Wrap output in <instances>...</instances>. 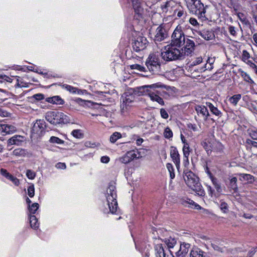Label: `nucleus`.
Segmentation results:
<instances>
[{"label":"nucleus","instance_id":"f257e3e1","mask_svg":"<svg viewBox=\"0 0 257 257\" xmlns=\"http://www.w3.org/2000/svg\"><path fill=\"white\" fill-rule=\"evenodd\" d=\"M163 87L161 83H155L150 85H145L140 88V92L143 95L148 96L153 101L157 102L161 105H164V101L160 96L161 92L157 88Z\"/></svg>","mask_w":257,"mask_h":257},{"label":"nucleus","instance_id":"f03ea898","mask_svg":"<svg viewBox=\"0 0 257 257\" xmlns=\"http://www.w3.org/2000/svg\"><path fill=\"white\" fill-rule=\"evenodd\" d=\"M184 174V179L187 185L198 196H204L205 193L199 182V178L191 171L185 170Z\"/></svg>","mask_w":257,"mask_h":257},{"label":"nucleus","instance_id":"7ed1b4c3","mask_svg":"<svg viewBox=\"0 0 257 257\" xmlns=\"http://www.w3.org/2000/svg\"><path fill=\"white\" fill-rule=\"evenodd\" d=\"M116 191L115 186L109 185L106 191V204L104 205L102 211L104 213L109 212L114 213L116 212L117 203L116 201Z\"/></svg>","mask_w":257,"mask_h":257},{"label":"nucleus","instance_id":"20e7f679","mask_svg":"<svg viewBox=\"0 0 257 257\" xmlns=\"http://www.w3.org/2000/svg\"><path fill=\"white\" fill-rule=\"evenodd\" d=\"M186 5L190 13L195 15L202 20L206 19V10L200 0H184Z\"/></svg>","mask_w":257,"mask_h":257},{"label":"nucleus","instance_id":"39448f33","mask_svg":"<svg viewBox=\"0 0 257 257\" xmlns=\"http://www.w3.org/2000/svg\"><path fill=\"white\" fill-rule=\"evenodd\" d=\"M175 47L172 45H168L162 50L161 57L164 61H171L183 58V53Z\"/></svg>","mask_w":257,"mask_h":257},{"label":"nucleus","instance_id":"423d86ee","mask_svg":"<svg viewBox=\"0 0 257 257\" xmlns=\"http://www.w3.org/2000/svg\"><path fill=\"white\" fill-rule=\"evenodd\" d=\"M46 120L53 124L67 123L71 121L69 116L60 111H49L46 113Z\"/></svg>","mask_w":257,"mask_h":257},{"label":"nucleus","instance_id":"0eeeda50","mask_svg":"<svg viewBox=\"0 0 257 257\" xmlns=\"http://www.w3.org/2000/svg\"><path fill=\"white\" fill-rule=\"evenodd\" d=\"M146 65L149 71L153 73H157L160 71L161 62L159 56L156 54H150L146 60Z\"/></svg>","mask_w":257,"mask_h":257},{"label":"nucleus","instance_id":"6e6552de","mask_svg":"<svg viewBox=\"0 0 257 257\" xmlns=\"http://www.w3.org/2000/svg\"><path fill=\"white\" fill-rule=\"evenodd\" d=\"M186 38L181 27L178 26L172 35L171 45L180 47L185 43Z\"/></svg>","mask_w":257,"mask_h":257},{"label":"nucleus","instance_id":"1a4fd4ad","mask_svg":"<svg viewBox=\"0 0 257 257\" xmlns=\"http://www.w3.org/2000/svg\"><path fill=\"white\" fill-rule=\"evenodd\" d=\"M133 7L135 14L138 16L137 19L142 18L144 13L145 3L143 0H132Z\"/></svg>","mask_w":257,"mask_h":257},{"label":"nucleus","instance_id":"9d476101","mask_svg":"<svg viewBox=\"0 0 257 257\" xmlns=\"http://www.w3.org/2000/svg\"><path fill=\"white\" fill-rule=\"evenodd\" d=\"M148 40L145 37L139 36L137 38L132 44L133 50L136 52H139L144 50L148 44Z\"/></svg>","mask_w":257,"mask_h":257},{"label":"nucleus","instance_id":"9b49d317","mask_svg":"<svg viewBox=\"0 0 257 257\" xmlns=\"http://www.w3.org/2000/svg\"><path fill=\"white\" fill-rule=\"evenodd\" d=\"M183 45H184L181 52L183 53V57L184 55L189 56L193 53L195 49V43L193 40L187 38Z\"/></svg>","mask_w":257,"mask_h":257},{"label":"nucleus","instance_id":"f8f14e48","mask_svg":"<svg viewBox=\"0 0 257 257\" xmlns=\"http://www.w3.org/2000/svg\"><path fill=\"white\" fill-rule=\"evenodd\" d=\"M168 37V32L164 26H159L156 30V35L155 36L154 41L156 42H161L164 40Z\"/></svg>","mask_w":257,"mask_h":257},{"label":"nucleus","instance_id":"ddd939ff","mask_svg":"<svg viewBox=\"0 0 257 257\" xmlns=\"http://www.w3.org/2000/svg\"><path fill=\"white\" fill-rule=\"evenodd\" d=\"M170 156L173 162L175 164L176 168L179 169L180 163V155L176 147L173 146L171 147Z\"/></svg>","mask_w":257,"mask_h":257},{"label":"nucleus","instance_id":"4468645a","mask_svg":"<svg viewBox=\"0 0 257 257\" xmlns=\"http://www.w3.org/2000/svg\"><path fill=\"white\" fill-rule=\"evenodd\" d=\"M134 96L133 95L124 94L122 97V103L120 107L122 111L127 109V106L134 101Z\"/></svg>","mask_w":257,"mask_h":257},{"label":"nucleus","instance_id":"2eb2a0df","mask_svg":"<svg viewBox=\"0 0 257 257\" xmlns=\"http://www.w3.org/2000/svg\"><path fill=\"white\" fill-rule=\"evenodd\" d=\"M195 109L198 115H200L204 120H207L208 117L210 114L206 106L204 105H196L195 106Z\"/></svg>","mask_w":257,"mask_h":257},{"label":"nucleus","instance_id":"dca6fc26","mask_svg":"<svg viewBox=\"0 0 257 257\" xmlns=\"http://www.w3.org/2000/svg\"><path fill=\"white\" fill-rule=\"evenodd\" d=\"M190 246V244L188 243H181L179 250L176 252V256L177 257H185L189 251Z\"/></svg>","mask_w":257,"mask_h":257},{"label":"nucleus","instance_id":"f3484780","mask_svg":"<svg viewBox=\"0 0 257 257\" xmlns=\"http://www.w3.org/2000/svg\"><path fill=\"white\" fill-rule=\"evenodd\" d=\"M198 33L203 38L207 41L212 40L215 38L214 32L211 30L204 29L199 31Z\"/></svg>","mask_w":257,"mask_h":257},{"label":"nucleus","instance_id":"a211bd4d","mask_svg":"<svg viewBox=\"0 0 257 257\" xmlns=\"http://www.w3.org/2000/svg\"><path fill=\"white\" fill-rule=\"evenodd\" d=\"M24 141V137L22 136L15 135L8 141V145H16L20 146Z\"/></svg>","mask_w":257,"mask_h":257},{"label":"nucleus","instance_id":"6ab92c4d","mask_svg":"<svg viewBox=\"0 0 257 257\" xmlns=\"http://www.w3.org/2000/svg\"><path fill=\"white\" fill-rule=\"evenodd\" d=\"M205 252L197 247H193L190 252V257H204Z\"/></svg>","mask_w":257,"mask_h":257},{"label":"nucleus","instance_id":"aec40b11","mask_svg":"<svg viewBox=\"0 0 257 257\" xmlns=\"http://www.w3.org/2000/svg\"><path fill=\"white\" fill-rule=\"evenodd\" d=\"M46 101L49 103L62 105L64 103V100L58 95L54 96L51 97H48L46 99Z\"/></svg>","mask_w":257,"mask_h":257},{"label":"nucleus","instance_id":"412c9836","mask_svg":"<svg viewBox=\"0 0 257 257\" xmlns=\"http://www.w3.org/2000/svg\"><path fill=\"white\" fill-rule=\"evenodd\" d=\"M16 130L15 126L10 124H2L1 128L2 132L5 133L6 134H13L16 131Z\"/></svg>","mask_w":257,"mask_h":257},{"label":"nucleus","instance_id":"4be33fe9","mask_svg":"<svg viewBox=\"0 0 257 257\" xmlns=\"http://www.w3.org/2000/svg\"><path fill=\"white\" fill-rule=\"evenodd\" d=\"M45 122L43 119L37 120L33 124V132L35 131L37 128L39 129L40 134H42L45 127Z\"/></svg>","mask_w":257,"mask_h":257},{"label":"nucleus","instance_id":"5701e85b","mask_svg":"<svg viewBox=\"0 0 257 257\" xmlns=\"http://www.w3.org/2000/svg\"><path fill=\"white\" fill-rule=\"evenodd\" d=\"M156 257H166L164 249L162 244H157L155 246Z\"/></svg>","mask_w":257,"mask_h":257},{"label":"nucleus","instance_id":"b1692460","mask_svg":"<svg viewBox=\"0 0 257 257\" xmlns=\"http://www.w3.org/2000/svg\"><path fill=\"white\" fill-rule=\"evenodd\" d=\"M175 5V3L173 0H168L161 5V9L164 12H167Z\"/></svg>","mask_w":257,"mask_h":257},{"label":"nucleus","instance_id":"393cba45","mask_svg":"<svg viewBox=\"0 0 257 257\" xmlns=\"http://www.w3.org/2000/svg\"><path fill=\"white\" fill-rule=\"evenodd\" d=\"M206 106L208 107L210 111L216 116H220L221 114V111L211 102H206Z\"/></svg>","mask_w":257,"mask_h":257},{"label":"nucleus","instance_id":"a878e982","mask_svg":"<svg viewBox=\"0 0 257 257\" xmlns=\"http://www.w3.org/2000/svg\"><path fill=\"white\" fill-rule=\"evenodd\" d=\"M164 242L169 248H173L177 243L175 238L170 236L164 239Z\"/></svg>","mask_w":257,"mask_h":257},{"label":"nucleus","instance_id":"bb28decb","mask_svg":"<svg viewBox=\"0 0 257 257\" xmlns=\"http://www.w3.org/2000/svg\"><path fill=\"white\" fill-rule=\"evenodd\" d=\"M63 87L72 93L80 94L81 90L68 84H64Z\"/></svg>","mask_w":257,"mask_h":257},{"label":"nucleus","instance_id":"cd10ccee","mask_svg":"<svg viewBox=\"0 0 257 257\" xmlns=\"http://www.w3.org/2000/svg\"><path fill=\"white\" fill-rule=\"evenodd\" d=\"M240 75L243 80L249 84H254L253 80L250 78V76L246 72L242 70L240 72Z\"/></svg>","mask_w":257,"mask_h":257},{"label":"nucleus","instance_id":"c85d7f7f","mask_svg":"<svg viewBox=\"0 0 257 257\" xmlns=\"http://www.w3.org/2000/svg\"><path fill=\"white\" fill-rule=\"evenodd\" d=\"M27 154V150L21 148L16 149L13 152V154L16 156H25Z\"/></svg>","mask_w":257,"mask_h":257},{"label":"nucleus","instance_id":"c756f323","mask_svg":"<svg viewBox=\"0 0 257 257\" xmlns=\"http://www.w3.org/2000/svg\"><path fill=\"white\" fill-rule=\"evenodd\" d=\"M228 32L233 38H236L237 37L238 29L234 26L230 25L228 28Z\"/></svg>","mask_w":257,"mask_h":257},{"label":"nucleus","instance_id":"7c9ffc66","mask_svg":"<svg viewBox=\"0 0 257 257\" xmlns=\"http://www.w3.org/2000/svg\"><path fill=\"white\" fill-rule=\"evenodd\" d=\"M241 94H235L229 98V101L231 104H233L234 105H236L239 100L241 99Z\"/></svg>","mask_w":257,"mask_h":257},{"label":"nucleus","instance_id":"2f4dec72","mask_svg":"<svg viewBox=\"0 0 257 257\" xmlns=\"http://www.w3.org/2000/svg\"><path fill=\"white\" fill-rule=\"evenodd\" d=\"M229 186L230 188L233 190L234 192H237L238 190V187L237 185L236 177H233L230 180Z\"/></svg>","mask_w":257,"mask_h":257},{"label":"nucleus","instance_id":"473e14b6","mask_svg":"<svg viewBox=\"0 0 257 257\" xmlns=\"http://www.w3.org/2000/svg\"><path fill=\"white\" fill-rule=\"evenodd\" d=\"M166 167L169 172L171 180L173 179L175 176L173 166L172 164L168 163L166 164Z\"/></svg>","mask_w":257,"mask_h":257},{"label":"nucleus","instance_id":"72a5a7b5","mask_svg":"<svg viewBox=\"0 0 257 257\" xmlns=\"http://www.w3.org/2000/svg\"><path fill=\"white\" fill-rule=\"evenodd\" d=\"M237 17L242 23L245 25L248 26L250 25L249 21L247 19L244 15L242 13H238Z\"/></svg>","mask_w":257,"mask_h":257},{"label":"nucleus","instance_id":"f704fd0d","mask_svg":"<svg viewBox=\"0 0 257 257\" xmlns=\"http://www.w3.org/2000/svg\"><path fill=\"white\" fill-rule=\"evenodd\" d=\"M239 175L246 181H247L249 183H252L254 181V177L252 175L248 174H240Z\"/></svg>","mask_w":257,"mask_h":257},{"label":"nucleus","instance_id":"c9c22d12","mask_svg":"<svg viewBox=\"0 0 257 257\" xmlns=\"http://www.w3.org/2000/svg\"><path fill=\"white\" fill-rule=\"evenodd\" d=\"M121 138V135L120 133L114 132L110 136L109 140L110 142L114 143Z\"/></svg>","mask_w":257,"mask_h":257},{"label":"nucleus","instance_id":"e433bc0d","mask_svg":"<svg viewBox=\"0 0 257 257\" xmlns=\"http://www.w3.org/2000/svg\"><path fill=\"white\" fill-rule=\"evenodd\" d=\"M25 198H26V202H27V203L28 204V210H29V213L28 214V216H29V218L30 226L31 227H32V221H31V211H32V208H31V206L30 205V204L31 203V200L27 196H26Z\"/></svg>","mask_w":257,"mask_h":257},{"label":"nucleus","instance_id":"4c0bfd02","mask_svg":"<svg viewBox=\"0 0 257 257\" xmlns=\"http://www.w3.org/2000/svg\"><path fill=\"white\" fill-rule=\"evenodd\" d=\"M49 142L53 144H57L59 145L63 144L64 143V141L60 139H59L58 137L52 136L50 138L49 140Z\"/></svg>","mask_w":257,"mask_h":257},{"label":"nucleus","instance_id":"58836bf2","mask_svg":"<svg viewBox=\"0 0 257 257\" xmlns=\"http://www.w3.org/2000/svg\"><path fill=\"white\" fill-rule=\"evenodd\" d=\"M130 68L131 69H136L140 72H144L145 71V68L141 66V65L135 64L130 65Z\"/></svg>","mask_w":257,"mask_h":257},{"label":"nucleus","instance_id":"ea45409f","mask_svg":"<svg viewBox=\"0 0 257 257\" xmlns=\"http://www.w3.org/2000/svg\"><path fill=\"white\" fill-rule=\"evenodd\" d=\"M71 134L72 136L77 139H81L83 138V134L81 133V130H73Z\"/></svg>","mask_w":257,"mask_h":257},{"label":"nucleus","instance_id":"a19ab883","mask_svg":"<svg viewBox=\"0 0 257 257\" xmlns=\"http://www.w3.org/2000/svg\"><path fill=\"white\" fill-rule=\"evenodd\" d=\"M222 144L218 142L215 141L213 143V145L212 147H211V151H217L218 150H222Z\"/></svg>","mask_w":257,"mask_h":257},{"label":"nucleus","instance_id":"79ce46f5","mask_svg":"<svg viewBox=\"0 0 257 257\" xmlns=\"http://www.w3.org/2000/svg\"><path fill=\"white\" fill-rule=\"evenodd\" d=\"M164 136L167 139H170L173 137V132L169 127H167L165 128Z\"/></svg>","mask_w":257,"mask_h":257},{"label":"nucleus","instance_id":"37998d69","mask_svg":"<svg viewBox=\"0 0 257 257\" xmlns=\"http://www.w3.org/2000/svg\"><path fill=\"white\" fill-rule=\"evenodd\" d=\"M220 208L223 212L226 213L228 210V204L224 201H221L220 204Z\"/></svg>","mask_w":257,"mask_h":257},{"label":"nucleus","instance_id":"c03bdc74","mask_svg":"<svg viewBox=\"0 0 257 257\" xmlns=\"http://www.w3.org/2000/svg\"><path fill=\"white\" fill-rule=\"evenodd\" d=\"M250 57L249 53L245 50H243L242 51V53L241 55V60L243 62L247 61Z\"/></svg>","mask_w":257,"mask_h":257},{"label":"nucleus","instance_id":"a18cd8bd","mask_svg":"<svg viewBox=\"0 0 257 257\" xmlns=\"http://www.w3.org/2000/svg\"><path fill=\"white\" fill-rule=\"evenodd\" d=\"M119 160L122 163L124 164H127L132 161L130 157H128V155L127 153L123 156L121 157Z\"/></svg>","mask_w":257,"mask_h":257},{"label":"nucleus","instance_id":"49530a36","mask_svg":"<svg viewBox=\"0 0 257 257\" xmlns=\"http://www.w3.org/2000/svg\"><path fill=\"white\" fill-rule=\"evenodd\" d=\"M0 173L4 177H6L7 179L9 180L10 178L12 177V175L10 174L7 170L2 168L0 170Z\"/></svg>","mask_w":257,"mask_h":257},{"label":"nucleus","instance_id":"de8ad7c7","mask_svg":"<svg viewBox=\"0 0 257 257\" xmlns=\"http://www.w3.org/2000/svg\"><path fill=\"white\" fill-rule=\"evenodd\" d=\"M212 68L213 67L211 63H210L208 66H207V64H205L203 67H202L198 70V72L199 73H202L207 70H210L212 69Z\"/></svg>","mask_w":257,"mask_h":257},{"label":"nucleus","instance_id":"09e8293b","mask_svg":"<svg viewBox=\"0 0 257 257\" xmlns=\"http://www.w3.org/2000/svg\"><path fill=\"white\" fill-rule=\"evenodd\" d=\"M211 246L213 247V248L216 251H219V252H223L224 249V247H221L219 246L218 245L216 244L215 243H211Z\"/></svg>","mask_w":257,"mask_h":257},{"label":"nucleus","instance_id":"8fccbe9b","mask_svg":"<svg viewBox=\"0 0 257 257\" xmlns=\"http://www.w3.org/2000/svg\"><path fill=\"white\" fill-rule=\"evenodd\" d=\"M202 62V57H197V58H196V59L194 61H193L191 63V66H196L197 65H199Z\"/></svg>","mask_w":257,"mask_h":257},{"label":"nucleus","instance_id":"3c124183","mask_svg":"<svg viewBox=\"0 0 257 257\" xmlns=\"http://www.w3.org/2000/svg\"><path fill=\"white\" fill-rule=\"evenodd\" d=\"M160 114L161 117L164 119H167L169 117L168 112L164 108H161L160 109Z\"/></svg>","mask_w":257,"mask_h":257},{"label":"nucleus","instance_id":"603ef678","mask_svg":"<svg viewBox=\"0 0 257 257\" xmlns=\"http://www.w3.org/2000/svg\"><path fill=\"white\" fill-rule=\"evenodd\" d=\"M3 80L9 82H12L13 79L6 75H0V81L2 82Z\"/></svg>","mask_w":257,"mask_h":257},{"label":"nucleus","instance_id":"864d4df0","mask_svg":"<svg viewBox=\"0 0 257 257\" xmlns=\"http://www.w3.org/2000/svg\"><path fill=\"white\" fill-rule=\"evenodd\" d=\"M191 150L189 148H183V157H187L190 155Z\"/></svg>","mask_w":257,"mask_h":257},{"label":"nucleus","instance_id":"5fc2aeb1","mask_svg":"<svg viewBox=\"0 0 257 257\" xmlns=\"http://www.w3.org/2000/svg\"><path fill=\"white\" fill-rule=\"evenodd\" d=\"M128 157L131 159V160L132 161L135 158H137V155L135 153V152L134 151H130L127 152Z\"/></svg>","mask_w":257,"mask_h":257},{"label":"nucleus","instance_id":"6e6d98bb","mask_svg":"<svg viewBox=\"0 0 257 257\" xmlns=\"http://www.w3.org/2000/svg\"><path fill=\"white\" fill-rule=\"evenodd\" d=\"M9 180L11 181L16 186H18L20 184L19 180L13 175Z\"/></svg>","mask_w":257,"mask_h":257},{"label":"nucleus","instance_id":"4d7b16f0","mask_svg":"<svg viewBox=\"0 0 257 257\" xmlns=\"http://www.w3.org/2000/svg\"><path fill=\"white\" fill-rule=\"evenodd\" d=\"M249 136L252 139L257 140V130L251 131L249 133Z\"/></svg>","mask_w":257,"mask_h":257},{"label":"nucleus","instance_id":"13d9d810","mask_svg":"<svg viewBox=\"0 0 257 257\" xmlns=\"http://www.w3.org/2000/svg\"><path fill=\"white\" fill-rule=\"evenodd\" d=\"M33 98H35L36 100H41L44 98V96L41 93H38L34 95Z\"/></svg>","mask_w":257,"mask_h":257},{"label":"nucleus","instance_id":"bf43d9fd","mask_svg":"<svg viewBox=\"0 0 257 257\" xmlns=\"http://www.w3.org/2000/svg\"><path fill=\"white\" fill-rule=\"evenodd\" d=\"M246 144L248 145H251L253 147L257 148V142L255 141H253L250 139H247L246 140Z\"/></svg>","mask_w":257,"mask_h":257},{"label":"nucleus","instance_id":"052dcab7","mask_svg":"<svg viewBox=\"0 0 257 257\" xmlns=\"http://www.w3.org/2000/svg\"><path fill=\"white\" fill-rule=\"evenodd\" d=\"M109 158L106 156H102L100 159L101 162L103 163H107L109 162Z\"/></svg>","mask_w":257,"mask_h":257},{"label":"nucleus","instance_id":"680f3d73","mask_svg":"<svg viewBox=\"0 0 257 257\" xmlns=\"http://www.w3.org/2000/svg\"><path fill=\"white\" fill-rule=\"evenodd\" d=\"M56 167L58 169H64L66 168V165L64 163H58L56 165Z\"/></svg>","mask_w":257,"mask_h":257},{"label":"nucleus","instance_id":"e2e57ef3","mask_svg":"<svg viewBox=\"0 0 257 257\" xmlns=\"http://www.w3.org/2000/svg\"><path fill=\"white\" fill-rule=\"evenodd\" d=\"M188 127L189 128L194 132L197 131V127L196 124L189 123L188 124Z\"/></svg>","mask_w":257,"mask_h":257},{"label":"nucleus","instance_id":"0e129e2a","mask_svg":"<svg viewBox=\"0 0 257 257\" xmlns=\"http://www.w3.org/2000/svg\"><path fill=\"white\" fill-rule=\"evenodd\" d=\"M33 220L36 221V222H35V224L33 225V229H37L39 227V223L38 222V219L34 215L33 216Z\"/></svg>","mask_w":257,"mask_h":257},{"label":"nucleus","instance_id":"69168bd1","mask_svg":"<svg viewBox=\"0 0 257 257\" xmlns=\"http://www.w3.org/2000/svg\"><path fill=\"white\" fill-rule=\"evenodd\" d=\"M26 175L29 179H32V172L31 170H27Z\"/></svg>","mask_w":257,"mask_h":257},{"label":"nucleus","instance_id":"338daca9","mask_svg":"<svg viewBox=\"0 0 257 257\" xmlns=\"http://www.w3.org/2000/svg\"><path fill=\"white\" fill-rule=\"evenodd\" d=\"M190 23L193 26H196L198 24L197 20L195 18H190Z\"/></svg>","mask_w":257,"mask_h":257},{"label":"nucleus","instance_id":"774afa93","mask_svg":"<svg viewBox=\"0 0 257 257\" xmlns=\"http://www.w3.org/2000/svg\"><path fill=\"white\" fill-rule=\"evenodd\" d=\"M252 39L255 43V45L257 47V33L253 35Z\"/></svg>","mask_w":257,"mask_h":257}]
</instances>
